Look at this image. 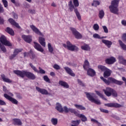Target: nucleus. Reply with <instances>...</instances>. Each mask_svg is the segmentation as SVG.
Masks as SVG:
<instances>
[{
	"mask_svg": "<svg viewBox=\"0 0 126 126\" xmlns=\"http://www.w3.org/2000/svg\"><path fill=\"white\" fill-rule=\"evenodd\" d=\"M14 73L15 74H16L17 76H20V77H21L22 78H24L25 76L27 77L28 78H29V79H32V80H34L36 79V76L34 73L25 71V70H15L13 71Z\"/></svg>",
	"mask_w": 126,
	"mask_h": 126,
	"instance_id": "f257e3e1",
	"label": "nucleus"
},
{
	"mask_svg": "<svg viewBox=\"0 0 126 126\" xmlns=\"http://www.w3.org/2000/svg\"><path fill=\"white\" fill-rule=\"evenodd\" d=\"M100 78L106 85H110L111 83L116 84L117 85H123L124 84V82L117 80L113 77H109L108 80L105 79L103 76H101Z\"/></svg>",
	"mask_w": 126,
	"mask_h": 126,
	"instance_id": "f03ea898",
	"label": "nucleus"
},
{
	"mask_svg": "<svg viewBox=\"0 0 126 126\" xmlns=\"http://www.w3.org/2000/svg\"><path fill=\"white\" fill-rule=\"evenodd\" d=\"M119 3L120 0H113L111 1V4L109 6V9L111 13L119 14Z\"/></svg>",
	"mask_w": 126,
	"mask_h": 126,
	"instance_id": "7ed1b4c3",
	"label": "nucleus"
},
{
	"mask_svg": "<svg viewBox=\"0 0 126 126\" xmlns=\"http://www.w3.org/2000/svg\"><path fill=\"white\" fill-rule=\"evenodd\" d=\"M105 95L107 97H118V93L114 89L110 87H106L105 89L103 90Z\"/></svg>",
	"mask_w": 126,
	"mask_h": 126,
	"instance_id": "20e7f679",
	"label": "nucleus"
},
{
	"mask_svg": "<svg viewBox=\"0 0 126 126\" xmlns=\"http://www.w3.org/2000/svg\"><path fill=\"white\" fill-rule=\"evenodd\" d=\"M86 97L89 101H90L92 103H94L96 105H101V101L99 99H96L94 98V93L85 92Z\"/></svg>",
	"mask_w": 126,
	"mask_h": 126,
	"instance_id": "39448f33",
	"label": "nucleus"
},
{
	"mask_svg": "<svg viewBox=\"0 0 126 126\" xmlns=\"http://www.w3.org/2000/svg\"><path fill=\"white\" fill-rule=\"evenodd\" d=\"M68 5L69 6V9L70 11H74L77 16V19L78 20H81V16L80 15V13L78 12V10L77 8L74 7V5L72 3V0H70L68 2Z\"/></svg>",
	"mask_w": 126,
	"mask_h": 126,
	"instance_id": "423d86ee",
	"label": "nucleus"
},
{
	"mask_svg": "<svg viewBox=\"0 0 126 126\" xmlns=\"http://www.w3.org/2000/svg\"><path fill=\"white\" fill-rule=\"evenodd\" d=\"M63 46L64 48H65V49H67V50L69 51H71L72 52L74 51L76 52H78V51H79V48H78L77 46L71 44L69 41H67L66 42V44H63Z\"/></svg>",
	"mask_w": 126,
	"mask_h": 126,
	"instance_id": "0eeeda50",
	"label": "nucleus"
},
{
	"mask_svg": "<svg viewBox=\"0 0 126 126\" xmlns=\"http://www.w3.org/2000/svg\"><path fill=\"white\" fill-rule=\"evenodd\" d=\"M0 42L2 45H4V46H7V47L12 46V44L10 43V41L7 40L6 37L4 35H1L0 36Z\"/></svg>",
	"mask_w": 126,
	"mask_h": 126,
	"instance_id": "6e6552de",
	"label": "nucleus"
},
{
	"mask_svg": "<svg viewBox=\"0 0 126 126\" xmlns=\"http://www.w3.org/2000/svg\"><path fill=\"white\" fill-rule=\"evenodd\" d=\"M29 65L32 69V70L34 71V72H37V73H40L41 74H45V73H46V71L42 69L41 67H38V69L39 70H38V69H37V68L35 66H34V65H33L32 63H30Z\"/></svg>",
	"mask_w": 126,
	"mask_h": 126,
	"instance_id": "1a4fd4ad",
	"label": "nucleus"
},
{
	"mask_svg": "<svg viewBox=\"0 0 126 126\" xmlns=\"http://www.w3.org/2000/svg\"><path fill=\"white\" fill-rule=\"evenodd\" d=\"M70 30L71 31L73 35H74L76 39H82V34H81L80 32L77 31V30H76V29L70 27Z\"/></svg>",
	"mask_w": 126,
	"mask_h": 126,
	"instance_id": "9d476101",
	"label": "nucleus"
},
{
	"mask_svg": "<svg viewBox=\"0 0 126 126\" xmlns=\"http://www.w3.org/2000/svg\"><path fill=\"white\" fill-rule=\"evenodd\" d=\"M64 109V113H71V114H74L77 117L78 116L79 114L77 111L74 109L72 108H68L66 106L63 107Z\"/></svg>",
	"mask_w": 126,
	"mask_h": 126,
	"instance_id": "9b49d317",
	"label": "nucleus"
},
{
	"mask_svg": "<svg viewBox=\"0 0 126 126\" xmlns=\"http://www.w3.org/2000/svg\"><path fill=\"white\" fill-rule=\"evenodd\" d=\"M4 97L5 99H7V100H8L10 102H11L12 104H14L15 105H17L18 104V101H17V100L13 98L10 95H8L7 94H4Z\"/></svg>",
	"mask_w": 126,
	"mask_h": 126,
	"instance_id": "f8f14e48",
	"label": "nucleus"
},
{
	"mask_svg": "<svg viewBox=\"0 0 126 126\" xmlns=\"http://www.w3.org/2000/svg\"><path fill=\"white\" fill-rule=\"evenodd\" d=\"M105 107H108L109 108H122L123 106L118 103H109L104 104Z\"/></svg>",
	"mask_w": 126,
	"mask_h": 126,
	"instance_id": "ddd939ff",
	"label": "nucleus"
},
{
	"mask_svg": "<svg viewBox=\"0 0 126 126\" xmlns=\"http://www.w3.org/2000/svg\"><path fill=\"white\" fill-rule=\"evenodd\" d=\"M30 27L32 29V31L33 32H34V33H35V34H37V35H39V36H42L43 37V36H44V34H43L42 33V32L40 31V30H39V29H38V28H37V27H35V26L32 25L30 26Z\"/></svg>",
	"mask_w": 126,
	"mask_h": 126,
	"instance_id": "4468645a",
	"label": "nucleus"
},
{
	"mask_svg": "<svg viewBox=\"0 0 126 126\" xmlns=\"http://www.w3.org/2000/svg\"><path fill=\"white\" fill-rule=\"evenodd\" d=\"M22 38L23 39L25 42H26V43H29V44H30V43L32 42V36L31 35H26L23 34L22 36Z\"/></svg>",
	"mask_w": 126,
	"mask_h": 126,
	"instance_id": "2eb2a0df",
	"label": "nucleus"
},
{
	"mask_svg": "<svg viewBox=\"0 0 126 126\" xmlns=\"http://www.w3.org/2000/svg\"><path fill=\"white\" fill-rule=\"evenodd\" d=\"M105 62L106 64H113V63H116V58L114 57H111L105 59Z\"/></svg>",
	"mask_w": 126,
	"mask_h": 126,
	"instance_id": "dca6fc26",
	"label": "nucleus"
},
{
	"mask_svg": "<svg viewBox=\"0 0 126 126\" xmlns=\"http://www.w3.org/2000/svg\"><path fill=\"white\" fill-rule=\"evenodd\" d=\"M35 89H36L37 91L38 92H39V93H41V94H42V95H48L49 92L47 90L45 89H41L39 88V87H36Z\"/></svg>",
	"mask_w": 126,
	"mask_h": 126,
	"instance_id": "f3484780",
	"label": "nucleus"
},
{
	"mask_svg": "<svg viewBox=\"0 0 126 126\" xmlns=\"http://www.w3.org/2000/svg\"><path fill=\"white\" fill-rule=\"evenodd\" d=\"M34 48L35 49V50H37V51H38V52H41V53H43L44 52V49L41 46V45L39 44V43L34 42Z\"/></svg>",
	"mask_w": 126,
	"mask_h": 126,
	"instance_id": "a211bd4d",
	"label": "nucleus"
},
{
	"mask_svg": "<svg viewBox=\"0 0 126 126\" xmlns=\"http://www.w3.org/2000/svg\"><path fill=\"white\" fill-rule=\"evenodd\" d=\"M8 22L12 25H13L14 26H15L16 28H18V29H20L21 28V27L19 26V24L18 23H16L14 20L12 18H9L8 20Z\"/></svg>",
	"mask_w": 126,
	"mask_h": 126,
	"instance_id": "6ab92c4d",
	"label": "nucleus"
},
{
	"mask_svg": "<svg viewBox=\"0 0 126 126\" xmlns=\"http://www.w3.org/2000/svg\"><path fill=\"white\" fill-rule=\"evenodd\" d=\"M87 74L89 76L93 77L94 76H95V75H96V72L95 71L94 69L89 68L87 70Z\"/></svg>",
	"mask_w": 126,
	"mask_h": 126,
	"instance_id": "aec40b11",
	"label": "nucleus"
},
{
	"mask_svg": "<svg viewBox=\"0 0 126 126\" xmlns=\"http://www.w3.org/2000/svg\"><path fill=\"white\" fill-rule=\"evenodd\" d=\"M55 109L58 110L59 113H63V112H64V109L63 108L62 104L59 103H57Z\"/></svg>",
	"mask_w": 126,
	"mask_h": 126,
	"instance_id": "412c9836",
	"label": "nucleus"
},
{
	"mask_svg": "<svg viewBox=\"0 0 126 126\" xmlns=\"http://www.w3.org/2000/svg\"><path fill=\"white\" fill-rule=\"evenodd\" d=\"M64 69L65 70L66 72L71 76H73V77L75 76V74L73 73V71L70 68L68 67H64Z\"/></svg>",
	"mask_w": 126,
	"mask_h": 126,
	"instance_id": "4be33fe9",
	"label": "nucleus"
},
{
	"mask_svg": "<svg viewBox=\"0 0 126 126\" xmlns=\"http://www.w3.org/2000/svg\"><path fill=\"white\" fill-rule=\"evenodd\" d=\"M112 74V70L107 68V69L105 70L103 73V76L104 78H108L109 76H111Z\"/></svg>",
	"mask_w": 126,
	"mask_h": 126,
	"instance_id": "5701e85b",
	"label": "nucleus"
},
{
	"mask_svg": "<svg viewBox=\"0 0 126 126\" xmlns=\"http://www.w3.org/2000/svg\"><path fill=\"white\" fill-rule=\"evenodd\" d=\"M13 124L14 126H22V122L21 120L18 118H14L12 119Z\"/></svg>",
	"mask_w": 126,
	"mask_h": 126,
	"instance_id": "b1692460",
	"label": "nucleus"
},
{
	"mask_svg": "<svg viewBox=\"0 0 126 126\" xmlns=\"http://www.w3.org/2000/svg\"><path fill=\"white\" fill-rule=\"evenodd\" d=\"M102 43L105 44V46H107L108 48H111V46L113 45V42L112 41L106 40V39H102L101 40Z\"/></svg>",
	"mask_w": 126,
	"mask_h": 126,
	"instance_id": "393cba45",
	"label": "nucleus"
},
{
	"mask_svg": "<svg viewBox=\"0 0 126 126\" xmlns=\"http://www.w3.org/2000/svg\"><path fill=\"white\" fill-rule=\"evenodd\" d=\"M81 48L82 50H83V51H90V50H91L89 45L86 43H84L83 45H82L81 46Z\"/></svg>",
	"mask_w": 126,
	"mask_h": 126,
	"instance_id": "a878e982",
	"label": "nucleus"
},
{
	"mask_svg": "<svg viewBox=\"0 0 126 126\" xmlns=\"http://www.w3.org/2000/svg\"><path fill=\"white\" fill-rule=\"evenodd\" d=\"M1 77L3 80V81H4V82H6L7 83H11L12 82V80L6 78L5 77V75L2 74H1Z\"/></svg>",
	"mask_w": 126,
	"mask_h": 126,
	"instance_id": "bb28decb",
	"label": "nucleus"
},
{
	"mask_svg": "<svg viewBox=\"0 0 126 126\" xmlns=\"http://www.w3.org/2000/svg\"><path fill=\"white\" fill-rule=\"evenodd\" d=\"M5 31L11 35V36H14V31L12 29L9 28V27H7L6 29L5 30Z\"/></svg>",
	"mask_w": 126,
	"mask_h": 126,
	"instance_id": "cd10ccee",
	"label": "nucleus"
},
{
	"mask_svg": "<svg viewBox=\"0 0 126 126\" xmlns=\"http://www.w3.org/2000/svg\"><path fill=\"white\" fill-rule=\"evenodd\" d=\"M59 85L63 86V87H64V88H69V85H68V84L65 82L59 81Z\"/></svg>",
	"mask_w": 126,
	"mask_h": 126,
	"instance_id": "c85d7f7f",
	"label": "nucleus"
},
{
	"mask_svg": "<svg viewBox=\"0 0 126 126\" xmlns=\"http://www.w3.org/2000/svg\"><path fill=\"white\" fill-rule=\"evenodd\" d=\"M118 60L120 63H122L124 65H126V60L124 59V57H123L122 56H119L118 57Z\"/></svg>",
	"mask_w": 126,
	"mask_h": 126,
	"instance_id": "c756f323",
	"label": "nucleus"
},
{
	"mask_svg": "<svg viewBox=\"0 0 126 126\" xmlns=\"http://www.w3.org/2000/svg\"><path fill=\"white\" fill-rule=\"evenodd\" d=\"M97 68L99 71H101L102 72H104L107 69V67L103 65H98L97 66Z\"/></svg>",
	"mask_w": 126,
	"mask_h": 126,
	"instance_id": "7c9ffc66",
	"label": "nucleus"
},
{
	"mask_svg": "<svg viewBox=\"0 0 126 126\" xmlns=\"http://www.w3.org/2000/svg\"><path fill=\"white\" fill-rule=\"evenodd\" d=\"M39 42L43 47H46V42H45V38L42 37H39Z\"/></svg>",
	"mask_w": 126,
	"mask_h": 126,
	"instance_id": "2f4dec72",
	"label": "nucleus"
},
{
	"mask_svg": "<svg viewBox=\"0 0 126 126\" xmlns=\"http://www.w3.org/2000/svg\"><path fill=\"white\" fill-rule=\"evenodd\" d=\"M77 117H78V118H80L81 119V121L82 122H87V118L86 117H85V115H83V114H78Z\"/></svg>",
	"mask_w": 126,
	"mask_h": 126,
	"instance_id": "473e14b6",
	"label": "nucleus"
},
{
	"mask_svg": "<svg viewBox=\"0 0 126 126\" xmlns=\"http://www.w3.org/2000/svg\"><path fill=\"white\" fill-rule=\"evenodd\" d=\"M83 68L85 70H87V69L89 68V62H88L87 60H86L84 62Z\"/></svg>",
	"mask_w": 126,
	"mask_h": 126,
	"instance_id": "72a5a7b5",
	"label": "nucleus"
},
{
	"mask_svg": "<svg viewBox=\"0 0 126 126\" xmlns=\"http://www.w3.org/2000/svg\"><path fill=\"white\" fill-rule=\"evenodd\" d=\"M119 43V45L120 46V47H121L122 49H123V50H124V51H126V45L125 44V43H124V42H123V41L121 40H119L118 41Z\"/></svg>",
	"mask_w": 126,
	"mask_h": 126,
	"instance_id": "f704fd0d",
	"label": "nucleus"
},
{
	"mask_svg": "<svg viewBox=\"0 0 126 126\" xmlns=\"http://www.w3.org/2000/svg\"><path fill=\"white\" fill-rule=\"evenodd\" d=\"M74 106L75 107V108H76V109H78V110H86V108L84 106L81 105L74 104Z\"/></svg>",
	"mask_w": 126,
	"mask_h": 126,
	"instance_id": "c9c22d12",
	"label": "nucleus"
},
{
	"mask_svg": "<svg viewBox=\"0 0 126 126\" xmlns=\"http://www.w3.org/2000/svg\"><path fill=\"white\" fill-rule=\"evenodd\" d=\"M3 92H4L5 93H7V94H8L9 95H10V96H11V97H13V94L9 92L8 91V90H7V89H6V87L3 86Z\"/></svg>",
	"mask_w": 126,
	"mask_h": 126,
	"instance_id": "e433bc0d",
	"label": "nucleus"
},
{
	"mask_svg": "<svg viewBox=\"0 0 126 126\" xmlns=\"http://www.w3.org/2000/svg\"><path fill=\"white\" fill-rule=\"evenodd\" d=\"M30 58L31 60H34L36 58V55L32 50L30 51Z\"/></svg>",
	"mask_w": 126,
	"mask_h": 126,
	"instance_id": "4c0bfd02",
	"label": "nucleus"
},
{
	"mask_svg": "<svg viewBox=\"0 0 126 126\" xmlns=\"http://www.w3.org/2000/svg\"><path fill=\"white\" fill-rule=\"evenodd\" d=\"M71 124H72V125L77 126H79V124H80V123H81V121H80V120H76V121L72 120L71 122Z\"/></svg>",
	"mask_w": 126,
	"mask_h": 126,
	"instance_id": "58836bf2",
	"label": "nucleus"
},
{
	"mask_svg": "<svg viewBox=\"0 0 126 126\" xmlns=\"http://www.w3.org/2000/svg\"><path fill=\"white\" fill-rule=\"evenodd\" d=\"M95 92L96 93V94L98 95V96H99L100 98H101V99L105 100V101H107V98H106L105 96H104V95L101 94L100 92L96 91Z\"/></svg>",
	"mask_w": 126,
	"mask_h": 126,
	"instance_id": "ea45409f",
	"label": "nucleus"
},
{
	"mask_svg": "<svg viewBox=\"0 0 126 126\" xmlns=\"http://www.w3.org/2000/svg\"><path fill=\"white\" fill-rule=\"evenodd\" d=\"M104 15H105V12H104L103 10H101L99 11L98 16L100 19H102L103 17H104Z\"/></svg>",
	"mask_w": 126,
	"mask_h": 126,
	"instance_id": "a19ab883",
	"label": "nucleus"
},
{
	"mask_svg": "<svg viewBox=\"0 0 126 126\" xmlns=\"http://www.w3.org/2000/svg\"><path fill=\"white\" fill-rule=\"evenodd\" d=\"M98 5H100V2L98 0H94L92 3V6H95V7H97Z\"/></svg>",
	"mask_w": 126,
	"mask_h": 126,
	"instance_id": "79ce46f5",
	"label": "nucleus"
},
{
	"mask_svg": "<svg viewBox=\"0 0 126 126\" xmlns=\"http://www.w3.org/2000/svg\"><path fill=\"white\" fill-rule=\"evenodd\" d=\"M48 48L49 52H50L51 54H53V52H54V49L53 48V47H52L51 43H48Z\"/></svg>",
	"mask_w": 126,
	"mask_h": 126,
	"instance_id": "37998d69",
	"label": "nucleus"
},
{
	"mask_svg": "<svg viewBox=\"0 0 126 126\" xmlns=\"http://www.w3.org/2000/svg\"><path fill=\"white\" fill-rule=\"evenodd\" d=\"M0 48L2 52L3 53H6V48H5V46L3 45V44H1V43H0Z\"/></svg>",
	"mask_w": 126,
	"mask_h": 126,
	"instance_id": "c03bdc74",
	"label": "nucleus"
},
{
	"mask_svg": "<svg viewBox=\"0 0 126 126\" xmlns=\"http://www.w3.org/2000/svg\"><path fill=\"white\" fill-rule=\"evenodd\" d=\"M51 123L52 124H53L54 126H57V125H58V119L52 118L51 119Z\"/></svg>",
	"mask_w": 126,
	"mask_h": 126,
	"instance_id": "a18cd8bd",
	"label": "nucleus"
},
{
	"mask_svg": "<svg viewBox=\"0 0 126 126\" xmlns=\"http://www.w3.org/2000/svg\"><path fill=\"white\" fill-rule=\"evenodd\" d=\"M22 49H15L14 51L13 54H14L16 56L18 55V53H20V52H22Z\"/></svg>",
	"mask_w": 126,
	"mask_h": 126,
	"instance_id": "49530a36",
	"label": "nucleus"
},
{
	"mask_svg": "<svg viewBox=\"0 0 126 126\" xmlns=\"http://www.w3.org/2000/svg\"><path fill=\"white\" fill-rule=\"evenodd\" d=\"M43 79L46 81V82H47L48 83H51V80L47 75L44 76Z\"/></svg>",
	"mask_w": 126,
	"mask_h": 126,
	"instance_id": "de8ad7c7",
	"label": "nucleus"
},
{
	"mask_svg": "<svg viewBox=\"0 0 126 126\" xmlns=\"http://www.w3.org/2000/svg\"><path fill=\"white\" fill-rule=\"evenodd\" d=\"M2 2L6 8H7V7L8 6V2H7V0H2Z\"/></svg>",
	"mask_w": 126,
	"mask_h": 126,
	"instance_id": "09e8293b",
	"label": "nucleus"
},
{
	"mask_svg": "<svg viewBox=\"0 0 126 126\" xmlns=\"http://www.w3.org/2000/svg\"><path fill=\"white\" fill-rule=\"evenodd\" d=\"M73 2L74 6L76 7L79 6V2H78V0H73Z\"/></svg>",
	"mask_w": 126,
	"mask_h": 126,
	"instance_id": "8fccbe9b",
	"label": "nucleus"
},
{
	"mask_svg": "<svg viewBox=\"0 0 126 126\" xmlns=\"http://www.w3.org/2000/svg\"><path fill=\"white\" fill-rule=\"evenodd\" d=\"M99 25L97 24H95L94 25L93 29L94 30H95V31H98V30H99Z\"/></svg>",
	"mask_w": 126,
	"mask_h": 126,
	"instance_id": "3c124183",
	"label": "nucleus"
},
{
	"mask_svg": "<svg viewBox=\"0 0 126 126\" xmlns=\"http://www.w3.org/2000/svg\"><path fill=\"white\" fill-rule=\"evenodd\" d=\"M100 111L102 113H104L105 114H109V111L107 109H104L103 108H100Z\"/></svg>",
	"mask_w": 126,
	"mask_h": 126,
	"instance_id": "603ef678",
	"label": "nucleus"
},
{
	"mask_svg": "<svg viewBox=\"0 0 126 126\" xmlns=\"http://www.w3.org/2000/svg\"><path fill=\"white\" fill-rule=\"evenodd\" d=\"M53 67L55 68V69H56L57 70L61 69V67L60 66V65H58V64H55L53 65Z\"/></svg>",
	"mask_w": 126,
	"mask_h": 126,
	"instance_id": "864d4df0",
	"label": "nucleus"
},
{
	"mask_svg": "<svg viewBox=\"0 0 126 126\" xmlns=\"http://www.w3.org/2000/svg\"><path fill=\"white\" fill-rule=\"evenodd\" d=\"M77 81H78V84H79V85H81V86H83V87L85 86V85L84 84V83H83L82 81L80 80V79H78L77 80Z\"/></svg>",
	"mask_w": 126,
	"mask_h": 126,
	"instance_id": "5fc2aeb1",
	"label": "nucleus"
},
{
	"mask_svg": "<svg viewBox=\"0 0 126 126\" xmlns=\"http://www.w3.org/2000/svg\"><path fill=\"white\" fill-rule=\"evenodd\" d=\"M4 12V9L2 7V5L0 3V13H3Z\"/></svg>",
	"mask_w": 126,
	"mask_h": 126,
	"instance_id": "6e6d98bb",
	"label": "nucleus"
},
{
	"mask_svg": "<svg viewBox=\"0 0 126 126\" xmlns=\"http://www.w3.org/2000/svg\"><path fill=\"white\" fill-rule=\"evenodd\" d=\"M102 28L104 30V32L105 33H108L109 31L108 30V28H107V27L106 26H102Z\"/></svg>",
	"mask_w": 126,
	"mask_h": 126,
	"instance_id": "4d7b16f0",
	"label": "nucleus"
},
{
	"mask_svg": "<svg viewBox=\"0 0 126 126\" xmlns=\"http://www.w3.org/2000/svg\"><path fill=\"white\" fill-rule=\"evenodd\" d=\"M6 103L4 102V101L0 99V106H6Z\"/></svg>",
	"mask_w": 126,
	"mask_h": 126,
	"instance_id": "13d9d810",
	"label": "nucleus"
},
{
	"mask_svg": "<svg viewBox=\"0 0 126 126\" xmlns=\"http://www.w3.org/2000/svg\"><path fill=\"white\" fill-rule=\"evenodd\" d=\"M94 38H96V39H101V36L97 33H95L93 35Z\"/></svg>",
	"mask_w": 126,
	"mask_h": 126,
	"instance_id": "bf43d9fd",
	"label": "nucleus"
},
{
	"mask_svg": "<svg viewBox=\"0 0 126 126\" xmlns=\"http://www.w3.org/2000/svg\"><path fill=\"white\" fill-rule=\"evenodd\" d=\"M4 24V19L0 16V25Z\"/></svg>",
	"mask_w": 126,
	"mask_h": 126,
	"instance_id": "052dcab7",
	"label": "nucleus"
},
{
	"mask_svg": "<svg viewBox=\"0 0 126 126\" xmlns=\"http://www.w3.org/2000/svg\"><path fill=\"white\" fill-rule=\"evenodd\" d=\"M91 122H93L94 123H95V124H99V125L100 124V123H99V122H98V121H97L95 119H94L93 118H92L91 119Z\"/></svg>",
	"mask_w": 126,
	"mask_h": 126,
	"instance_id": "680f3d73",
	"label": "nucleus"
},
{
	"mask_svg": "<svg viewBox=\"0 0 126 126\" xmlns=\"http://www.w3.org/2000/svg\"><path fill=\"white\" fill-rule=\"evenodd\" d=\"M15 57H16V55L14 53H13V54L11 55V56L9 57V60H13V59L15 58Z\"/></svg>",
	"mask_w": 126,
	"mask_h": 126,
	"instance_id": "e2e57ef3",
	"label": "nucleus"
},
{
	"mask_svg": "<svg viewBox=\"0 0 126 126\" xmlns=\"http://www.w3.org/2000/svg\"><path fill=\"white\" fill-rule=\"evenodd\" d=\"M29 12L32 14H35V13H36V11H35V10H30Z\"/></svg>",
	"mask_w": 126,
	"mask_h": 126,
	"instance_id": "0e129e2a",
	"label": "nucleus"
},
{
	"mask_svg": "<svg viewBox=\"0 0 126 126\" xmlns=\"http://www.w3.org/2000/svg\"><path fill=\"white\" fill-rule=\"evenodd\" d=\"M16 97L18 98V99H22V96L20 95L19 94H16Z\"/></svg>",
	"mask_w": 126,
	"mask_h": 126,
	"instance_id": "69168bd1",
	"label": "nucleus"
},
{
	"mask_svg": "<svg viewBox=\"0 0 126 126\" xmlns=\"http://www.w3.org/2000/svg\"><path fill=\"white\" fill-rule=\"evenodd\" d=\"M122 25L124 26H126V20H122L121 22Z\"/></svg>",
	"mask_w": 126,
	"mask_h": 126,
	"instance_id": "338daca9",
	"label": "nucleus"
},
{
	"mask_svg": "<svg viewBox=\"0 0 126 126\" xmlns=\"http://www.w3.org/2000/svg\"><path fill=\"white\" fill-rule=\"evenodd\" d=\"M14 4H15V6H20V3H19V2H15V3H14Z\"/></svg>",
	"mask_w": 126,
	"mask_h": 126,
	"instance_id": "774afa93",
	"label": "nucleus"
}]
</instances>
